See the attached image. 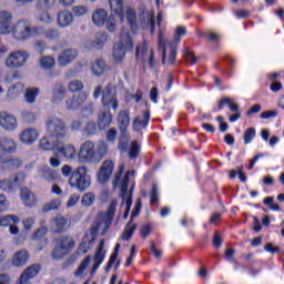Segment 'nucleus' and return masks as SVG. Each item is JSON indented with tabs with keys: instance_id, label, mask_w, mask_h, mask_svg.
I'll list each match as a JSON object with an SVG mask.
<instances>
[{
	"instance_id": "obj_42",
	"label": "nucleus",
	"mask_w": 284,
	"mask_h": 284,
	"mask_svg": "<svg viewBox=\"0 0 284 284\" xmlns=\"http://www.w3.org/2000/svg\"><path fill=\"white\" fill-rule=\"evenodd\" d=\"M112 123V113L105 112L99 119V128H108Z\"/></svg>"
},
{
	"instance_id": "obj_56",
	"label": "nucleus",
	"mask_w": 284,
	"mask_h": 284,
	"mask_svg": "<svg viewBox=\"0 0 284 284\" xmlns=\"http://www.w3.org/2000/svg\"><path fill=\"white\" fill-rule=\"evenodd\" d=\"M39 6L44 10H52L57 6V0H39Z\"/></svg>"
},
{
	"instance_id": "obj_36",
	"label": "nucleus",
	"mask_w": 284,
	"mask_h": 284,
	"mask_svg": "<svg viewBox=\"0 0 284 284\" xmlns=\"http://www.w3.org/2000/svg\"><path fill=\"white\" fill-rule=\"evenodd\" d=\"M67 90L63 84H57L53 88V95H52V101L54 103H59V101H63L65 99Z\"/></svg>"
},
{
	"instance_id": "obj_57",
	"label": "nucleus",
	"mask_w": 284,
	"mask_h": 284,
	"mask_svg": "<svg viewBox=\"0 0 284 284\" xmlns=\"http://www.w3.org/2000/svg\"><path fill=\"white\" fill-rule=\"evenodd\" d=\"M106 29L109 32H115L116 31V19L114 16H110L106 20Z\"/></svg>"
},
{
	"instance_id": "obj_34",
	"label": "nucleus",
	"mask_w": 284,
	"mask_h": 284,
	"mask_svg": "<svg viewBox=\"0 0 284 284\" xmlns=\"http://www.w3.org/2000/svg\"><path fill=\"white\" fill-rule=\"evenodd\" d=\"M105 19H108V11L103 9H98L92 14V21L94 26H104Z\"/></svg>"
},
{
	"instance_id": "obj_20",
	"label": "nucleus",
	"mask_w": 284,
	"mask_h": 284,
	"mask_svg": "<svg viewBox=\"0 0 284 284\" xmlns=\"http://www.w3.org/2000/svg\"><path fill=\"white\" fill-rule=\"evenodd\" d=\"M37 139H39V131L32 128L22 130L19 135V141L24 145H32Z\"/></svg>"
},
{
	"instance_id": "obj_41",
	"label": "nucleus",
	"mask_w": 284,
	"mask_h": 284,
	"mask_svg": "<svg viewBox=\"0 0 284 284\" xmlns=\"http://www.w3.org/2000/svg\"><path fill=\"white\" fill-rule=\"evenodd\" d=\"M39 95V88L28 89L24 99L27 103H34L37 101V97Z\"/></svg>"
},
{
	"instance_id": "obj_24",
	"label": "nucleus",
	"mask_w": 284,
	"mask_h": 284,
	"mask_svg": "<svg viewBox=\"0 0 284 284\" xmlns=\"http://www.w3.org/2000/svg\"><path fill=\"white\" fill-rule=\"evenodd\" d=\"M141 27L143 30H150L151 33L154 32V12L143 11L140 16Z\"/></svg>"
},
{
	"instance_id": "obj_30",
	"label": "nucleus",
	"mask_w": 284,
	"mask_h": 284,
	"mask_svg": "<svg viewBox=\"0 0 284 284\" xmlns=\"http://www.w3.org/2000/svg\"><path fill=\"white\" fill-rule=\"evenodd\" d=\"M24 85L23 83H16L11 88L8 89L6 101H13V99H17L18 94L23 93Z\"/></svg>"
},
{
	"instance_id": "obj_33",
	"label": "nucleus",
	"mask_w": 284,
	"mask_h": 284,
	"mask_svg": "<svg viewBox=\"0 0 284 284\" xmlns=\"http://www.w3.org/2000/svg\"><path fill=\"white\" fill-rule=\"evenodd\" d=\"M92 245H94V236L85 235L79 245L80 254H88V252H90V250H92Z\"/></svg>"
},
{
	"instance_id": "obj_54",
	"label": "nucleus",
	"mask_w": 284,
	"mask_h": 284,
	"mask_svg": "<svg viewBox=\"0 0 284 284\" xmlns=\"http://www.w3.org/2000/svg\"><path fill=\"white\" fill-rule=\"evenodd\" d=\"M72 12L75 17H83L88 13V7L85 6H75L72 8Z\"/></svg>"
},
{
	"instance_id": "obj_21",
	"label": "nucleus",
	"mask_w": 284,
	"mask_h": 284,
	"mask_svg": "<svg viewBox=\"0 0 284 284\" xmlns=\"http://www.w3.org/2000/svg\"><path fill=\"white\" fill-rule=\"evenodd\" d=\"M88 101V93L80 92L77 95H73L71 99L65 101L68 110H79L83 103Z\"/></svg>"
},
{
	"instance_id": "obj_64",
	"label": "nucleus",
	"mask_w": 284,
	"mask_h": 284,
	"mask_svg": "<svg viewBox=\"0 0 284 284\" xmlns=\"http://www.w3.org/2000/svg\"><path fill=\"white\" fill-rule=\"evenodd\" d=\"M0 284H12V276L8 273H0Z\"/></svg>"
},
{
	"instance_id": "obj_10",
	"label": "nucleus",
	"mask_w": 284,
	"mask_h": 284,
	"mask_svg": "<svg viewBox=\"0 0 284 284\" xmlns=\"http://www.w3.org/2000/svg\"><path fill=\"white\" fill-rule=\"evenodd\" d=\"M79 163H94L97 161V150L94 148V142L85 141L81 144L78 152Z\"/></svg>"
},
{
	"instance_id": "obj_4",
	"label": "nucleus",
	"mask_w": 284,
	"mask_h": 284,
	"mask_svg": "<svg viewBox=\"0 0 284 284\" xmlns=\"http://www.w3.org/2000/svg\"><path fill=\"white\" fill-rule=\"evenodd\" d=\"M114 212H116V201H112L109 205L106 213H99L97 220L93 223L91 234H99V232H105L112 224L114 219Z\"/></svg>"
},
{
	"instance_id": "obj_60",
	"label": "nucleus",
	"mask_w": 284,
	"mask_h": 284,
	"mask_svg": "<svg viewBox=\"0 0 284 284\" xmlns=\"http://www.w3.org/2000/svg\"><path fill=\"white\" fill-rule=\"evenodd\" d=\"M84 132L85 134H88L89 136L92 134L97 133V123L94 122H88L85 128H84Z\"/></svg>"
},
{
	"instance_id": "obj_27",
	"label": "nucleus",
	"mask_w": 284,
	"mask_h": 284,
	"mask_svg": "<svg viewBox=\"0 0 284 284\" xmlns=\"http://www.w3.org/2000/svg\"><path fill=\"white\" fill-rule=\"evenodd\" d=\"M148 123H150V111H145L143 115H139L133 120V130L139 132V130L148 128Z\"/></svg>"
},
{
	"instance_id": "obj_25",
	"label": "nucleus",
	"mask_w": 284,
	"mask_h": 284,
	"mask_svg": "<svg viewBox=\"0 0 284 284\" xmlns=\"http://www.w3.org/2000/svg\"><path fill=\"white\" fill-rule=\"evenodd\" d=\"M74 21V16L68 10H61L57 14V23L59 28H68Z\"/></svg>"
},
{
	"instance_id": "obj_31",
	"label": "nucleus",
	"mask_w": 284,
	"mask_h": 284,
	"mask_svg": "<svg viewBox=\"0 0 284 284\" xmlns=\"http://www.w3.org/2000/svg\"><path fill=\"white\" fill-rule=\"evenodd\" d=\"M125 19L131 28V32L133 34H136V30H139V27L136 26V13L132 8H126L125 9Z\"/></svg>"
},
{
	"instance_id": "obj_15",
	"label": "nucleus",
	"mask_w": 284,
	"mask_h": 284,
	"mask_svg": "<svg viewBox=\"0 0 284 284\" xmlns=\"http://www.w3.org/2000/svg\"><path fill=\"white\" fill-rule=\"evenodd\" d=\"M112 172H114V162L112 160H105L98 173L99 183H108L110 176H112Z\"/></svg>"
},
{
	"instance_id": "obj_26",
	"label": "nucleus",
	"mask_w": 284,
	"mask_h": 284,
	"mask_svg": "<svg viewBox=\"0 0 284 284\" xmlns=\"http://www.w3.org/2000/svg\"><path fill=\"white\" fill-rule=\"evenodd\" d=\"M20 197L27 207H34L37 205V196L28 187L21 189Z\"/></svg>"
},
{
	"instance_id": "obj_58",
	"label": "nucleus",
	"mask_w": 284,
	"mask_h": 284,
	"mask_svg": "<svg viewBox=\"0 0 284 284\" xmlns=\"http://www.w3.org/2000/svg\"><path fill=\"white\" fill-rule=\"evenodd\" d=\"M22 119L26 123H34V121H37V115L30 111H23Z\"/></svg>"
},
{
	"instance_id": "obj_52",
	"label": "nucleus",
	"mask_w": 284,
	"mask_h": 284,
	"mask_svg": "<svg viewBox=\"0 0 284 284\" xmlns=\"http://www.w3.org/2000/svg\"><path fill=\"white\" fill-rule=\"evenodd\" d=\"M92 261V256L88 255L82 263L80 264V266L78 267L77 271V276H79V274H83V272H85V268L88 267V265H90V262Z\"/></svg>"
},
{
	"instance_id": "obj_40",
	"label": "nucleus",
	"mask_w": 284,
	"mask_h": 284,
	"mask_svg": "<svg viewBox=\"0 0 284 284\" xmlns=\"http://www.w3.org/2000/svg\"><path fill=\"white\" fill-rule=\"evenodd\" d=\"M57 61L54 60V58L47 55L40 59V67L43 70H52V68H54Z\"/></svg>"
},
{
	"instance_id": "obj_62",
	"label": "nucleus",
	"mask_w": 284,
	"mask_h": 284,
	"mask_svg": "<svg viewBox=\"0 0 284 284\" xmlns=\"http://www.w3.org/2000/svg\"><path fill=\"white\" fill-rule=\"evenodd\" d=\"M148 54V45L146 44H140L136 48V57L138 59H143Z\"/></svg>"
},
{
	"instance_id": "obj_46",
	"label": "nucleus",
	"mask_w": 284,
	"mask_h": 284,
	"mask_svg": "<svg viewBox=\"0 0 284 284\" xmlns=\"http://www.w3.org/2000/svg\"><path fill=\"white\" fill-rule=\"evenodd\" d=\"M59 207H61V200H52L43 206L42 212H52V210H59Z\"/></svg>"
},
{
	"instance_id": "obj_12",
	"label": "nucleus",
	"mask_w": 284,
	"mask_h": 284,
	"mask_svg": "<svg viewBox=\"0 0 284 284\" xmlns=\"http://www.w3.org/2000/svg\"><path fill=\"white\" fill-rule=\"evenodd\" d=\"M0 126L7 132H14L19 128V121L12 113L2 111L0 112Z\"/></svg>"
},
{
	"instance_id": "obj_39",
	"label": "nucleus",
	"mask_w": 284,
	"mask_h": 284,
	"mask_svg": "<svg viewBox=\"0 0 284 284\" xmlns=\"http://www.w3.org/2000/svg\"><path fill=\"white\" fill-rule=\"evenodd\" d=\"M134 232H136V224H133L132 221H130L124 227V232L121 236L122 241H130Z\"/></svg>"
},
{
	"instance_id": "obj_53",
	"label": "nucleus",
	"mask_w": 284,
	"mask_h": 284,
	"mask_svg": "<svg viewBox=\"0 0 284 284\" xmlns=\"http://www.w3.org/2000/svg\"><path fill=\"white\" fill-rule=\"evenodd\" d=\"M45 39H49V41H55V39H59V30L57 29H49L44 31Z\"/></svg>"
},
{
	"instance_id": "obj_55",
	"label": "nucleus",
	"mask_w": 284,
	"mask_h": 284,
	"mask_svg": "<svg viewBox=\"0 0 284 284\" xmlns=\"http://www.w3.org/2000/svg\"><path fill=\"white\" fill-rule=\"evenodd\" d=\"M8 207H10L8 197H6L3 194H0V214H3V212L8 211Z\"/></svg>"
},
{
	"instance_id": "obj_17",
	"label": "nucleus",
	"mask_w": 284,
	"mask_h": 284,
	"mask_svg": "<svg viewBox=\"0 0 284 284\" xmlns=\"http://www.w3.org/2000/svg\"><path fill=\"white\" fill-rule=\"evenodd\" d=\"M18 150L19 145L14 139L8 136L0 139V154H14Z\"/></svg>"
},
{
	"instance_id": "obj_28",
	"label": "nucleus",
	"mask_w": 284,
	"mask_h": 284,
	"mask_svg": "<svg viewBox=\"0 0 284 284\" xmlns=\"http://www.w3.org/2000/svg\"><path fill=\"white\" fill-rule=\"evenodd\" d=\"M54 150H58V152L62 154L64 159H77V149L74 145L59 146V144H55Z\"/></svg>"
},
{
	"instance_id": "obj_44",
	"label": "nucleus",
	"mask_w": 284,
	"mask_h": 284,
	"mask_svg": "<svg viewBox=\"0 0 284 284\" xmlns=\"http://www.w3.org/2000/svg\"><path fill=\"white\" fill-rule=\"evenodd\" d=\"M69 92H81L83 90V82L81 80H71L68 84Z\"/></svg>"
},
{
	"instance_id": "obj_49",
	"label": "nucleus",
	"mask_w": 284,
	"mask_h": 284,
	"mask_svg": "<svg viewBox=\"0 0 284 284\" xmlns=\"http://www.w3.org/2000/svg\"><path fill=\"white\" fill-rule=\"evenodd\" d=\"M52 21H54V18H52L50 12L43 11L40 13V16H39L40 23H43L44 26H50V23H52Z\"/></svg>"
},
{
	"instance_id": "obj_51",
	"label": "nucleus",
	"mask_w": 284,
	"mask_h": 284,
	"mask_svg": "<svg viewBox=\"0 0 284 284\" xmlns=\"http://www.w3.org/2000/svg\"><path fill=\"white\" fill-rule=\"evenodd\" d=\"M186 34V30L185 27H178L175 30V37L173 39V41H171V43H179L181 41V37H185Z\"/></svg>"
},
{
	"instance_id": "obj_8",
	"label": "nucleus",
	"mask_w": 284,
	"mask_h": 284,
	"mask_svg": "<svg viewBox=\"0 0 284 284\" xmlns=\"http://www.w3.org/2000/svg\"><path fill=\"white\" fill-rule=\"evenodd\" d=\"M134 43L132 42V36L125 29L122 30L120 36V43L114 45L113 60L115 63H121L125 57V50H132Z\"/></svg>"
},
{
	"instance_id": "obj_19",
	"label": "nucleus",
	"mask_w": 284,
	"mask_h": 284,
	"mask_svg": "<svg viewBox=\"0 0 284 284\" xmlns=\"http://www.w3.org/2000/svg\"><path fill=\"white\" fill-rule=\"evenodd\" d=\"M12 32V13L0 11V34H10Z\"/></svg>"
},
{
	"instance_id": "obj_22",
	"label": "nucleus",
	"mask_w": 284,
	"mask_h": 284,
	"mask_svg": "<svg viewBox=\"0 0 284 284\" xmlns=\"http://www.w3.org/2000/svg\"><path fill=\"white\" fill-rule=\"evenodd\" d=\"M77 57H79L77 49H65L58 55V64L63 67L69 65Z\"/></svg>"
},
{
	"instance_id": "obj_61",
	"label": "nucleus",
	"mask_w": 284,
	"mask_h": 284,
	"mask_svg": "<svg viewBox=\"0 0 284 284\" xmlns=\"http://www.w3.org/2000/svg\"><path fill=\"white\" fill-rule=\"evenodd\" d=\"M80 199H81V195H79V194L70 195V197L67 202V207H74V205H77V203H79Z\"/></svg>"
},
{
	"instance_id": "obj_2",
	"label": "nucleus",
	"mask_w": 284,
	"mask_h": 284,
	"mask_svg": "<svg viewBox=\"0 0 284 284\" xmlns=\"http://www.w3.org/2000/svg\"><path fill=\"white\" fill-rule=\"evenodd\" d=\"M69 185L78 192H85L92 185V178L88 174L87 166H78L69 178Z\"/></svg>"
},
{
	"instance_id": "obj_45",
	"label": "nucleus",
	"mask_w": 284,
	"mask_h": 284,
	"mask_svg": "<svg viewBox=\"0 0 284 284\" xmlns=\"http://www.w3.org/2000/svg\"><path fill=\"white\" fill-rule=\"evenodd\" d=\"M254 136H256V129L248 128L244 132V143H245V145H250V143H252V141H254Z\"/></svg>"
},
{
	"instance_id": "obj_16",
	"label": "nucleus",
	"mask_w": 284,
	"mask_h": 284,
	"mask_svg": "<svg viewBox=\"0 0 284 284\" xmlns=\"http://www.w3.org/2000/svg\"><path fill=\"white\" fill-rule=\"evenodd\" d=\"M105 254H106L105 241L101 240L93 257V266L91 270V274H95L97 270L101 267L103 261H105Z\"/></svg>"
},
{
	"instance_id": "obj_18",
	"label": "nucleus",
	"mask_w": 284,
	"mask_h": 284,
	"mask_svg": "<svg viewBox=\"0 0 284 284\" xmlns=\"http://www.w3.org/2000/svg\"><path fill=\"white\" fill-rule=\"evenodd\" d=\"M1 170H19L23 162L19 158H6V154H0Z\"/></svg>"
},
{
	"instance_id": "obj_7",
	"label": "nucleus",
	"mask_w": 284,
	"mask_h": 284,
	"mask_svg": "<svg viewBox=\"0 0 284 284\" xmlns=\"http://www.w3.org/2000/svg\"><path fill=\"white\" fill-rule=\"evenodd\" d=\"M47 132L58 141L68 136V125L63 119L52 115L45 121Z\"/></svg>"
},
{
	"instance_id": "obj_13",
	"label": "nucleus",
	"mask_w": 284,
	"mask_h": 284,
	"mask_svg": "<svg viewBox=\"0 0 284 284\" xmlns=\"http://www.w3.org/2000/svg\"><path fill=\"white\" fill-rule=\"evenodd\" d=\"M71 222L68 217L63 215H57L50 222V227L54 234H61L62 232H68L70 230Z\"/></svg>"
},
{
	"instance_id": "obj_6",
	"label": "nucleus",
	"mask_w": 284,
	"mask_h": 284,
	"mask_svg": "<svg viewBox=\"0 0 284 284\" xmlns=\"http://www.w3.org/2000/svg\"><path fill=\"white\" fill-rule=\"evenodd\" d=\"M11 32L17 41H26L27 39H30V37L41 34L42 30L38 27L32 28L28 20H20L13 28H11Z\"/></svg>"
},
{
	"instance_id": "obj_63",
	"label": "nucleus",
	"mask_w": 284,
	"mask_h": 284,
	"mask_svg": "<svg viewBox=\"0 0 284 284\" xmlns=\"http://www.w3.org/2000/svg\"><path fill=\"white\" fill-rule=\"evenodd\" d=\"M236 254V251L234 248H227L225 251V258L229 261V263H236L234 260V255Z\"/></svg>"
},
{
	"instance_id": "obj_9",
	"label": "nucleus",
	"mask_w": 284,
	"mask_h": 284,
	"mask_svg": "<svg viewBox=\"0 0 284 284\" xmlns=\"http://www.w3.org/2000/svg\"><path fill=\"white\" fill-rule=\"evenodd\" d=\"M29 59L30 54L28 52L21 50L13 51L4 59V65L11 70H17L23 68Z\"/></svg>"
},
{
	"instance_id": "obj_37",
	"label": "nucleus",
	"mask_w": 284,
	"mask_h": 284,
	"mask_svg": "<svg viewBox=\"0 0 284 284\" xmlns=\"http://www.w3.org/2000/svg\"><path fill=\"white\" fill-rule=\"evenodd\" d=\"M91 70L95 77H101V74H104L105 70H108V65L105 64V61H103V60H95L92 63Z\"/></svg>"
},
{
	"instance_id": "obj_35",
	"label": "nucleus",
	"mask_w": 284,
	"mask_h": 284,
	"mask_svg": "<svg viewBox=\"0 0 284 284\" xmlns=\"http://www.w3.org/2000/svg\"><path fill=\"white\" fill-rule=\"evenodd\" d=\"M40 179L43 181H48L49 183H52V181L57 180V173L54 170L50 169L49 166H44L40 169L39 171Z\"/></svg>"
},
{
	"instance_id": "obj_32",
	"label": "nucleus",
	"mask_w": 284,
	"mask_h": 284,
	"mask_svg": "<svg viewBox=\"0 0 284 284\" xmlns=\"http://www.w3.org/2000/svg\"><path fill=\"white\" fill-rule=\"evenodd\" d=\"M109 6L118 17H120L121 21L125 19V13H123V0H109Z\"/></svg>"
},
{
	"instance_id": "obj_11",
	"label": "nucleus",
	"mask_w": 284,
	"mask_h": 284,
	"mask_svg": "<svg viewBox=\"0 0 284 284\" xmlns=\"http://www.w3.org/2000/svg\"><path fill=\"white\" fill-rule=\"evenodd\" d=\"M102 105L103 108H112V110H119V100L116 99V88L108 85L102 92Z\"/></svg>"
},
{
	"instance_id": "obj_59",
	"label": "nucleus",
	"mask_w": 284,
	"mask_h": 284,
	"mask_svg": "<svg viewBox=\"0 0 284 284\" xmlns=\"http://www.w3.org/2000/svg\"><path fill=\"white\" fill-rule=\"evenodd\" d=\"M201 37H206L207 41H212V42H216L221 39V36H219V33L213 32V31H209L206 33H201Z\"/></svg>"
},
{
	"instance_id": "obj_48",
	"label": "nucleus",
	"mask_w": 284,
	"mask_h": 284,
	"mask_svg": "<svg viewBox=\"0 0 284 284\" xmlns=\"http://www.w3.org/2000/svg\"><path fill=\"white\" fill-rule=\"evenodd\" d=\"M94 201H97V195H94V193H87L82 196L81 203L85 207H90Z\"/></svg>"
},
{
	"instance_id": "obj_50",
	"label": "nucleus",
	"mask_w": 284,
	"mask_h": 284,
	"mask_svg": "<svg viewBox=\"0 0 284 284\" xmlns=\"http://www.w3.org/2000/svg\"><path fill=\"white\" fill-rule=\"evenodd\" d=\"M54 145H57V144L50 143V140H48V138H42L40 140L39 148H40V150L48 152V151L52 150V148H54Z\"/></svg>"
},
{
	"instance_id": "obj_23",
	"label": "nucleus",
	"mask_w": 284,
	"mask_h": 284,
	"mask_svg": "<svg viewBox=\"0 0 284 284\" xmlns=\"http://www.w3.org/2000/svg\"><path fill=\"white\" fill-rule=\"evenodd\" d=\"M28 258H30V253L27 250L17 251L12 256L11 265L13 267H23L28 263Z\"/></svg>"
},
{
	"instance_id": "obj_38",
	"label": "nucleus",
	"mask_w": 284,
	"mask_h": 284,
	"mask_svg": "<svg viewBox=\"0 0 284 284\" xmlns=\"http://www.w3.org/2000/svg\"><path fill=\"white\" fill-rule=\"evenodd\" d=\"M21 221L17 215H3L0 216V227H10L11 225H17Z\"/></svg>"
},
{
	"instance_id": "obj_14",
	"label": "nucleus",
	"mask_w": 284,
	"mask_h": 284,
	"mask_svg": "<svg viewBox=\"0 0 284 284\" xmlns=\"http://www.w3.org/2000/svg\"><path fill=\"white\" fill-rule=\"evenodd\" d=\"M23 179H26V176L22 173H19L13 178L1 180L0 189L3 190V192H14V190L21 185Z\"/></svg>"
},
{
	"instance_id": "obj_43",
	"label": "nucleus",
	"mask_w": 284,
	"mask_h": 284,
	"mask_svg": "<svg viewBox=\"0 0 284 284\" xmlns=\"http://www.w3.org/2000/svg\"><path fill=\"white\" fill-rule=\"evenodd\" d=\"M139 152H141V144H139L138 141L131 142V145L129 149V158L136 159V156H139Z\"/></svg>"
},
{
	"instance_id": "obj_5",
	"label": "nucleus",
	"mask_w": 284,
	"mask_h": 284,
	"mask_svg": "<svg viewBox=\"0 0 284 284\" xmlns=\"http://www.w3.org/2000/svg\"><path fill=\"white\" fill-rule=\"evenodd\" d=\"M74 247H77L74 237L70 235H63L58 240L51 252V256L53 261H61V258H65V256H68V254H70Z\"/></svg>"
},
{
	"instance_id": "obj_29",
	"label": "nucleus",
	"mask_w": 284,
	"mask_h": 284,
	"mask_svg": "<svg viewBox=\"0 0 284 284\" xmlns=\"http://www.w3.org/2000/svg\"><path fill=\"white\" fill-rule=\"evenodd\" d=\"M128 125H130V114H128L125 111H120L118 115V126L124 136L128 130Z\"/></svg>"
},
{
	"instance_id": "obj_47",
	"label": "nucleus",
	"mask_w": 284,
	"mask_h": 284,
	"mask_svg": "<svg viewBox=\"0 0 284 284\" xmlns=\"http://www.w3.org/2000/svg\"><path fill=\"white\" fill-rule=\"evenodd\" d=\"M95 154H98L99 161H101L108 154V144L105 142H99Z\"/></svg>"
},
{
	"instance_id": "obj_1",
	"label": "nucleus",
	"mask_w": 284,
	"mask_h": 284,
	"mask_svg": "<svg viewBox=\"0 0 284 284\" xmlns=\"http://www.w3.org/2000/svg\"><path fill=\"white\" fill-rule=\"evenodd\" d=\"M123 170H125V165L121 164L119 166V172H116L114 175L113 185H120L121 187V196L123 199L122 207H124L123 219H128V214H130V207H132V196L128 194V183H130V176L134 175V171H128L124 178L121 180Z\"/></svg>"
},
{
	"instance_id": "obj_3",
	"label": "nucleus",
	"mask_w": 284,
	"mask_h": 284,
	"mask_svg": "<svg viewBox=\"0 0 284 284\" xmlns=\"http://www.w3.org/2000/svg\"><path fill=\"white\" fill-rule=\"evenodd\" d=\"M158 50L162 53L163 65H174L176 62V43L165 40L163 32H159Z\"/></svg>"
}]
</instances>
